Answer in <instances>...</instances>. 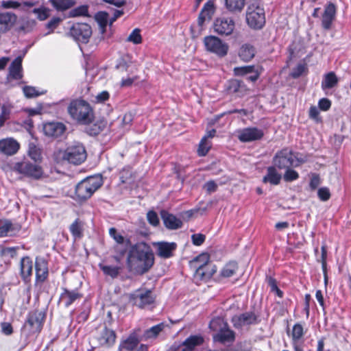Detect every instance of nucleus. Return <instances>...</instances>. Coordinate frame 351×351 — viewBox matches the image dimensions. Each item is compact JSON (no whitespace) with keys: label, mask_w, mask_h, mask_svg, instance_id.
<instances>
[{"label":"nucleus","mask_w":351,"mask_h":351,"mask_svg":"<svg viewBox=\"0 0 351 351\" xmlns=\"http://www.w3.org/2000/svg\"><path fill=\"white\" fill-rule=\"evenodd\" d=\"M127 262L130 271L143 274L146 273L154 265V254L147 244L138 243L130 250Z\"/></svg>","instance_id":"nucleus-1"},{"label":"nucleus","mask_w":351,"mask_h":351,"mask_svg":"<svg viewBox=\"0 0 351 351\" xmlns=\"http://www.w3.org/2000/svg\"><path fill=\"white\" fill-rule=\"evenodd\" d=\"M209 328L213 332V341L226 347L222 350L233 351L230 346L235 341V332L230 328L228 323L223 318L219 317L213 318L210 322Z\"/></svg>","instance_id":"nucleus-2"},{"label":"nucleus","mask_w":351,"mask_h":351,"mask_svg":"<svg viewBox=\"0 0 351 351\" xmlns=\"http://www.w3.org/2000/svg\"><path fill=\"white\" fill-rule=\"evenodd\" d=\"M53 156L57 162L66 160L74 165H80L86 160L87 154L84 146L79 142H75L64 150L56 151Z\"/></svg>","instance_id":"nucleus-3"},{"label":"nucleus","mask_w":351,"mask_h":351,"mask_svg":"<svg viewBox=\"0 0 351 351\" xmlns=\"http://www.w3.org/2000/svg\"><path fill=\"white\" fill-rule=\"evenodd\" d=\"M68 112L71 117L81 124H88L93 119V112L90 104L83 99L72 101Z\"/></svg>","instance_id":"nucleus-4"},{"label":"nucleus","mask_w":351,"mask_h":351,"mask_svg":"<svg viewBox=\"0 0 351 351\" xmlns=\"http://www.w3.org/2000/svg\"><path fill=\"white\" fill-rule=\"evenodd\" d=\"M103 184L102 177L95 176L88 177L80 182L75 187L76 199L79 202H84L90 198L93 194Z\"/></svg>","instance_id":"nucleus-5"},{"label":"nucleus","mask_w":351,"mask_h":351,"mask_svg":"<svg viewBox=\"0 0 351 351\" xmlns=\"http://www.w3.org/2000/svg\"><path fill=\"white\" fill-rule=\"evenodd\" d=\"M12 170L19 174L34 180L41 179L44 175L43 169L38 162H31L27 158L15 162Z\"/></svg>","instance_id":"nucleus-6"},{"label":"nucleus","mask_w":351,"mask_h":351,"mask_svg":"<svg viewBox=\"0 0 351 351\" xmlns=\"http://www.w3.org/2000/svg\"><path fill=\"white\" fill-rule=\"evenodd\" d=\"M305 161L304 158H298L295 153L287 148L278 152L273 158L274 165L280 169L297 167Z\"/></svg>","instance_id":"nucleus-7"},{"label":"nucleus","mask_w":351,"mask_h":351,"mask_svg":"<svg viewBox=\"0 0 351 351\" xmlns=\"http://www.w3.org/2000/svg\"><path fill=\"white\" fill-rule=\"evenodd\" d=\"M246 22L252 29H261L265 23L263 8L256 3L249 5L246 10Z\"/></svg>","instance_id":"nucleus-8"},{"label":"nucleus","mask_w":351,"mask_h":351,"mask_svg":"<svg viewBox=\"0 0 351 351\" xmlns=\"http://www.w3.org/2000/svg\"><path fill=\"white\" fill-rule=\"evenodd\" d=\"M206 51L215 53L219 58L225 57L228 52V45L215 36H207L204 38Z\"/></svg>","instance_id":"nucleus-9"},{"label":"nucleus","mask_w":351,"mask_h":351,"mask_svg":"<svg viewBox=\"0 0 351 351\" xmlns=\"http://www.w3.org/2000/svg\"><path fill=\"white\" fill-rule=\"evenodd\" d=\"M130 300L140 308H145L154 302L155 298L151 290L138 289L130 294Z\"/></svg>","instance_id":"nucleus-10"},{"label":"nucleus","mask_w":351,"mask_h":351,"mask_svg":"<svg viewBox=\"0 0 351 351\" xmlns=\"http://www.w3.org/2000/svg\"><path fill=\"white\" fill-rule=\"evenodd\" d=\"M235 27L234 21L230 17H218L213 23L214 32L221 36L232 34Z\"/></svg>","instance_id":"nucleus-11"},{"label":"nucleus","mask_w":351,"mask_h":351,"mask_svg":"<svg viewBox=\"0 0 351 351\" xmlns=\"http://www.w3.org/2000/svg\"><path fill=\"white\" fill-rule=\"evenodd\" d=\"M69 34L76 41L87 43L92 34V29L87 23H76L71 27Z\"/></svg>","instance_id":"nucleus-12"},{"label":"nucleus","mask_w":351,"mask_h":351,"mask_svg":"<svg viewBox=\"0 0 351 351\" xmlns=\"http://www.w3.org/2000/svg\"><path fill=\"white\" fill-rule=\"evenodd\" d=\"M264 136L263 130L256 127L246 128L238 132L237 137L241 142H252L261 139Z\"/></svg>","instance_id":"nucleus-13"},{"label":"nucleus","mask_w":351,"mask_h":351,"mask_svg":"<svg viewBox=\"0 0 351 351\" xmlns=\"http://www.w3.org/2000/svg\"><path fill=\"white\" fill-rule=\"evenodd\" d=\"M45 318V314L42 311H35L31 312L25 324V326H29L32 332H39L42 328Z\"/></svg>","instance_id":"nucleus-14"},{"label":"nucleus","mask_w":351,"mask_h":351,"mask_svg":"<svg viewBox=\"0 0 351 351\" xmlns=\"http://www.w3.org/2000/svg\"><path fill=\"white\" fill-rule=\"evenodd\" d=\"M204 343V338L201 335H191L174 351H206L199 348Z\"/></svg>","instance_id":"nucleus-15"},{"label":"nucleus","mask_w":351,"mask_h":351,"mask_svg":"<svg viewBox=\"0 0 351 351\" xmlns=\"http://www.w3.org/2000/svg\"><path fill=\"white\" fill-rule=\"evenodd\" d=\"M257 319L258 317L254 313L245 312L244 313L233 316L232 318V322L236 328H241L245 326L256 324Z\"/></svg>","instance_id":"nucleus-16"},{"label":"nucleus","mask_w":351,"mask_h":351,"mask_svg":"<svg viewBox=\"0 0 351 351\" xmlns=\"http://www.w3.org/2000/svg\"><path fill=\"white\" fill-rule=\"evenodd\" d=\"M96 338L100 346L110 348L115 343L116 334L113 330L104 327L99 331Z\"/></svg>","instance_id":"nucleus-17"},{"label":"nucleus","mask_w":351,"mask_h":351,"mask_svg":"<svg viewBox=\"0 0 351 351\" xmlns=\"http://www.w3.org/2000/svg\"><path fill=\"white\" fill-rule=\"evenodd\" d=\"M337 8L333 3L329 2L324 7L322 16V27L328 30L331 28L332 22L336 16Z\"/></svg>","instance_id":"nucleus-18"},{"label":"nucleus","mask_w":351,"mask_h":351,"mask_svg":"<svg viewBox=\"0 0 351 351\" xmlns=\"http://www.w3.org/2000/svg\"><path fill=\"white\" fill-rule=\"evenodd\" d=\"M20 148L19 142L13 138H5L0 140V153L5 156H13Z\"/></svg>","instance_id":"nucleus-19"},{"label":"nucleus","mask_w":351,"mask_h":351,"mask_svg":"<svg viewBox=\"0 0 351 351\" xmlns=\"http://www.w3.org/2000/svg\"><path fill=\"white\" fill-rule=\"evenodd\" d=\"M154 245L156 247L157 255L162 258H169L173 256V252L177 247L176 243L173 242H158L154 243Z\"/></svg>","instance_id":"nucleus-20"},{"label":"nucleus","mask_w":351,"mask_h":351,"mask_svg":"<svg viewBox=\"0 0 351 351\" xmlns=\"http://www.w3.org/2000/svg\"><path fill=\"white\" fill-rule=\"evenodd\" d=\"M160 216L163 221L164 225L167 229L177 230L182 226V221L180 219L176 217L173 214L169 213L165 210L160 211Z\"/></svg>","instance_id":"nucleus-21"},{"label":"nucleus","mask_w":351,"mask_h":351,"mask_svg":"<svg viewBox=\"0 0 351 351\" xmlns=\"http://www.w3.org/2000/svg\"><path fill=\"white\" fill-rule=\"evenodd\" d=\"M62 289L63 291L60 294L59 303L62 304L66 308H68L69 306H71L75 300L82 298V295L77 290L71 291L66 288Z\"/></svg>","instance_id":"nucleus-22"},{"label":"nucleus","mask_w":351,"mask_h":351,"mask_svg":"<svg viewBox=\"0 0 351 351\" xmlns=\"http://www.w3.org/2000/svg\"><path fill=\"white\" fill-rule=\"evenodd\" d=\"M217 271V267L209 263L204 266L195 270L194 274V278L197 280H209L214 274Z\"/></svg>","instance_id":"nucleus-23"},{"label":"nucleus","mask_w":351,"mask_h":351,"mask_svg":"<svg viewBox=\"0 0 351 351\" xmlns=\"http://www.w3.org/2000/svg\"><path fill=\"white\" fill-rule=\"evenodd\" d=\"M66 127L62 123H47L43 127L45 135L55 138L61 136L64 133Z\"/></svg>","instance_id":"nucleus-24"},{"label":"nucleus","mask_w":351,"mask_h":351,"mask_svg":"<svg viewBox=\"0 0 351 351\" xmlns=\"http://www.w3.org/2000/svg\"><path fill=\"white\" fill-rule=\"evenodd\" d=\"M37 280L44 282L48 276L47 263L43 258H36L35 263Z\"/></svg>","instance_id":"nucleus-25"},{"label":"nucleus","mask_w":351,"mask_h":351,"mask_svg":"<svg viewBox=\"0 0 351 351\" xmlns=\"http://www.w3.org/2000/svg\"><path fill=\"white\" fill-rule=\"evenodd\" d=\"M16 21V16L11 12L0 14V32L8 31Z\"/></svg>","instance_id":"nucleus-26"},{"label":"nucleus","mask_w":351,"mask_h":351,"mask_svg":"<svg viewBox=\"0 0 351 351\" xmlns=\"http://www.w3.org/2000/svg\"><path fill=\"white\" fill-rule=\"evenodd\" d=\"M21 229L18 224H14L9 220L0 223V237L13 236Z\"/></svg>","instance_id":"nucleus-27"},{"label":"nucleus","mask_w":351,"mask_h":351,"mask_svg":"<svg viewBox=\"0 0 351 351\" xmlns=\"http://www.w3.org/2000/svg\"><path fill=\"white\" fill-rule=\"evenodd\" d=\"M22 60V57L18 56L14 60L9 67L10 76L14 80H20L23 77Z\"/></svg>","instance_id":"nucleus-28"},{"label":"nucleus","mask_w":351,"mask_h":351,"mask_svg":"<svg viewBox=\"0 0 351 351\" xmlns=\"http://www.w3.org/2000/svg\"><path fill=\"white\" fill-rule=\"evenodd\" d=\"M282 176L278 172L275 167H269L267 169V174L263 177L264 183L269 182L272 185H278L281 180Z\"/></svg>","instance_id":"nucleus-29"},{"label":"nucleus","mask_w":351,"mask_h":351,"mask_svg":"<svg viewBox=\"0 0 351 351\" xmlns=\"http://www.w3.org/2000/svg\"><path fill=\"white\" fill-rule=\"evenodd\" d=\"M21 275L24 280H27L32 274L33 262L32 259L25 256L21 260Z\"/></svg>","instance_id":"nucleus-30"},{"label":"nucleus","mask_w":351,"mask_h":351,"mask_svg":"<svg viewBox=\"0 0 351 351\" xmlns=\"http://www.w3.org/2000/svg\"><path fill=\"white\" fill-rule=\"evenodd\" d=\"M256 49L250 44L243 45L239 51V58L244 62L250 61L256 54Z\"/></svg>","instance_id":"nucleus-31"},{"label":"nucleus","mask_w":351,"mask_h":351,"mask_svg":"<svg viewBox=\"0 0 351 351\" xmlns=\"http://www.w3.org/2000/svg\"><path fill=\"white\" fill-rule=\"evenodd\" d=\"M139 339L136 334H131L126 339L122 341L119 346V351H132L138 344Z\"/></svg>","instance_id":"nucleus-32"},{"label":"nucleus","mask_w":351,"mask_h":351,"mask_svg":"<svg viewBox=\"0 0 351 351\" xmlns=\"http://www.w3.org/2000/svg\"><path fill=\"white\" fill-rule=\"evenodd\" d=\"M225 7L231 13L241 12L245 5V0H224Z\"/></svg>","instance_id":"nucleus-33"},{"label":"nucleus","mask_w":351,"mask_h":351,"mask_svg":"<svg viewBox=\"0 0 351 351\" xmlns=\"http://www.w3.org/2000/svg\"><path fill=\"white\" fill-rule=\"evenodd\" d=\"M338 81L335 73L334 72H329L324 75L322 81V88L323 90L330 89L337 84Z\"/></svg>","instance_id":"nucleus-34"},{"label":"nucleus","mask_w":351,"mask_h":351,"mask_svg":"<svg viewBox=\"0 0 351 351\" xmlns=\"http://www.w3.org/2000/svg\"><path fill=\"white\" fill-rule=\"evenodd\" d=\"M49 2L58 11L68 10L75 4L74 0H49Z\"/></svg>","instance_id":"nucleus-35"},{"label":"nucleus","mask_w":351,"mask_h":351,"mask_svg":"<svg viewBox=\"0 0 351 351\" xmlns=\"http://www.w3.org/2000/svg\"><path fill=\"white\" fill-rule=\"evenodd\" d=\"M209 255L206 253H202L190 261V267L194 269L195 270H197L199 268V266L202 267L205 265L209 263Z\"/></svg>","instance_id":"nucleus-36"},{"label":"nucleus","mask_w":351,"mask_h":351,"mask_svg":"<svg viewBox=\"0 0 351 351\" xmlns=\"http://www.w3.org/2000/svg\"><path fill=\"white\" fill-rule=\"evenodd\" d=\"M84 223L79 219H76L70 226L69 230L75 239H80L83 235Z\"/></svg>","instance_id":"nucleus-37"},{"label":"nucleus","mask_w":351,"mask_h":351,"mask_svg":"<svg viewBox=\"0 0 351 351\" xmlns=\"http://www.w3.org/2000/svg\"><path fill=\"white\" fill-rule=\"evenodd\" d=\"M27 155L36 162L39 163L42 160L41 150L34 143H29Z\"/></svg>","instance_id":"nucleus-38"},{"label":"nucleus","mask_w":351,"mask_h":351,"mask_svg":"<svg viewBox=\"0 0 351 351\" xmlns=\"http://www.w3.org/2000/svg\"><path fill=\"white\" fill-rule=\"evenodd\" d=\"M165 324L160 323L155 325L145 332V337L147 339L155 338L164 329Z\"/></svg>","instance_id":"nucleus-39"},{"label":"nucleus","mask_w":351,"mask_h":351,"mask_svg":"<svg viewBox=\"0 0 351 351\" xmlns=\"http://www.w3.org/2000/svg\"><path fill=\"white\" fill-rule=\"evenodd\" d=\"M12 106L10 104H3L1 107V112L0 114V128L3 127L5 122L10 119Z\"/></svg>","instance_id":"nucleus-40"},{"label":"nucleus","mask_w":351,"mask_h":351,"mask_svg":"<svg viewBox=\"0 0 351 351\" xmlns=\"http://www.w3.org/2000/svg\"><path fill=\"white\" fill-rule=\"evenodd\" d=\"M215 6L214 2L210 0L204 4L200 12L202 14L205 15L208 18V20H210L215 14Z\"/></svg>","instance_id":"nucleus-41"},{"label":"nucleus","mask_w":351,"mask_h":351,"mask_svg":"<svg viewBox=\"0 0 351 351\" xmlns=\"http://www.w3.org/2000/svg\"><path fill=\"white\" fill-rule=\"evenodd\" d=\"M69 15L71 17L76 16H88V7L86 5L78 6L69 12Z\"/></svg>","instance_id":"nucleus-42"},{"label":"nucleus","mask_w":351,"mask_h":351,"mask_svg":"<svg viewBox=\"0 0 351 351\" xmlns=\"http://www.w3.org/2000/svg\"><path fill=\"white\" fill-rule=\"evenodd\" d=\"M304 335V329L301 324H295L292 328L291 337L294 343H297Z\"/></svg>","instance_id":"nucleus-43"},{"label":"nucleus","mask_w":351,"mask_h":351,"mask_svg":"<svg viewBox=\"0 0 351 351\" xmlns=\"http://www.w3.org/2000/svg\"><path fill=\"white\" fill-rule=\"evenodd\" d=\"M99 267L106 275L112 278H116L119 274L120 267L117 266L99 265Z\"/></svg>","instance_id":"nucleus-44"},{"label":"nucleus","mask_w":351,"mask_h":351,"mask_svg":"<svg viewBox=\"0 0 351 351\" xmlns=\"http://www.w3.org/2000/svg\"><path fill=\"white\" fill-rule=\"evenodd\" d=\"M237 270V265L235 262H230L227 264L221 271L223 277L229 278L232 276Z\"/></svg>","instance_id":"nucleus-45"},{"label":"nucleus","mask_w":351,"mask_h":351,"mask_svg":"<svg viewBox=\"0 0 351 351\" xmlns=\"http://www.w3.org/2000/svg\"><path fill=\"white\" fill-rule=\"evenodd\" d=\"M18 247H2L0 252L1 256L5 259H10L16 256Z\"/></svg>","instance_id":"nucleus-46"},{"label":"nucleus","mask_w":351,"mask_h":351,"mask_svg":"<svg viewBox=\"0 0 351 351\" xmlns=\"http://www.w3.org/2000/svg\"><path fill=\"white\" fill-rule=\"evenodd\" d=\"M23 92L27 98L36 97L45 93V91L39 92L34 86H25L23 88Z\"/></svg>","instance_id":"nucleus-47"},{"label":"nucleus","mask_w":351,"mask_h":351,"mask_svg":"<svg viewBox=\"0 0 351 351\" xmlns=\"http://www.w3.org/2000/svg\"><path fill=\"white\" fill-rule=\"evenodd\" d=\"M95 19L100 27L104 29L108 24V14L106 12H99L95 14Z\"/></svg>","instance_id":"nucleus-48"},{"label":"nucleus","mask_w":351,"mask_h":351,"mask_svg":"<svg viewBox=\"0 0 351 351\" xmlns=\"http://www.w3.org/2000/svg\"><path fill=\"white\" fill-rule=\"evenodd\" d=\"M210 143L206 141V137H203L199 143V148L197 150L198 155L200 156H204L208 152L210 148Z\"/></svg>","instance_id":"nucleus-49"},{"label":"nucleus","mask_w":351,"mask_h":351,"mask_svg":"<svg viewBox=\"0 0 351 351\" xmlns=\"http://www.w3.org/2000/svg\"><path fill=\"white\" fill-rule=\"evenodd\" d=\"M255 66L254 65L244 66L235 67L234 72L235 75H244L247 73H252L254 72Z\"/></svg>","instance_id":"nucleus-50"},{"label":"nucleus","mask_w":351,"mask_h":351,"mask_svg":"<svg viewBox=\"0 0 351 351\" xmlns=\"http://www.w3.org/2000/svg\"><path fill=\"white\" fill-rule=\"evenodd\" d=\"M127 40L129 42H132L134 44H140L142 42V37L140 34V30L138 29H134L132 33L129 35Z\"/></svg>","instance_id":"nucleus-51"},{"label":"nucleus","mask_w":351,"mask_h":351,"mask_svg":"<svg viewBox=\"0 0 351 351\" xmlns=\"http://www.w3.org/2000/svg\"><path fill=\"white\" fill-rule=\"evenodd\" d=\"M49 9L41 7L34 8L32 12L37 16V18L40 21H44L49 16Z\"/></svg>","instance_id":"nucleus-52"},{"label":"nucleus","mask_w":351,"mask_h":351,"mask_svg":"<svg viewBox=\"0 0 351 351\" xmlns=\"http://www.w3.org/2000/svg\"><path fill=\"white\" fill-rule=\"evenodd\" d=\"M132 176L131 167L129 166L125 167L120 171V180L122 183L128 182Z\"/></svg>","instance_id":"nucleus-53"},{"label":"nucleus","mask_w":351,"mask_h":351,"mask_svg":"<svg viewBox=\"0 0 351 351\" xmlns=\"http://www.w3.org/2000/svg\"><path fill=\"white\" fill-rule=\"evenodd\" d=\"M286 169L287 170L283 177L284 180L286 182H292L297 180L299 178V174L296 171L291 169V168Z\"/></svg>","instance_id":"nucleus-54"},{"label":"nucleus","mask_w":351,"mask_h":351,"mask_svg":"<svg viewBox=\"0 0 351 351\" xmlns=\"http://www.w3.org/2000/svg\"><path fill=\"white\" fill-rule=\"evenodd\" d=\"M317 195L320 200L322 201H327L330 197V193L327 187H322L319 189L317 191Z\"/></svg>","instance_id":"nucleus-55"},{"label":"nucleus","mask_w":351,"mask_h":351,"mask_svg":"<svg viewBox=\"0 0 351 351\" xmlns=\"http://www.w3.org/2000/svg\"><path fill=\"white\" fill-rule=\"evenodd\" d=\"M147 218L151 225L157 226L159 224V219L156 212L152 210L149 211L147 214Z\"/></svg>","instance_id":"nucleus-56"},{"label":"nucleus","mask_w":351,"mask_h":351,"mask_svg":"<svg viewBox=\"0 0 351 351\" xmlns=\"http://www.w3.org/2000/svg\"><path fill=\"white\" fill-rule=\"evenodd\" d=\"M109 233L117 243L121 244L124 242V237L119 234L114 228H111L109 230Z\"/></svg>","instance_id":"nucleus-57"},{"label":"nucleus","mask_w":351,"mask_h":351,"mask_svg":"<svg viewBox=\"0 0 351 351\" xmlns=\"http://www.w3.org/2000/svg\"><path fill=\"white\" fill-rule=\"evenodd\" d=\"M306 66L304 64H299L296 66V67L293 70L291 73V76L293 78H298L302 75L304 72Z\"/></svg>","instance_id":"nucleus-58"},{"label":"nucleus","mask_w":351,"mask_h":351,"mask_svg":"<svg viewBox=\"0 0 351 351\" xmlns=\"http://www.w3.org/2000/svg\"><path fill=\"white\" fill-rule=\"evenodd\" d=\"M193 243L195 245H201L205 241L206 237L202 234H194L191 237Z\"/></svg>","instance_id":"nucleus-59"},{"label":"nucleus","mask_w":351,"mask_h":351,"mask_svg":"<svg viewBox=\"0 0 351 351\" xmlns=\"http://www.w3.org/2000/svg\"><path fill=\"white\" fill-rule=\"evenodd\" d=\"M320 184V178L318 174L313 173L312 175L309 186L311 190H315L317 188V186Z\"/></svg>","instance_id":"nucleus-60"},{"label":"nucleus","mask_w":351,"mask_h":351,"mask_svg":"<svg viewBox=\"0 0 351 351\" xmlns=\"http://www.w3.org/2000/svg\"><path fill=\"white\" fill-rule=\"evenodd\" d=\"M204 189H206L208 193H211L217 191V184L215 181L210 180L205 183Z\"/></svg>","instance_id":"nucleus-61"},{"label":"nucleus","mask_w":351,"mask_h":351,"mask_svg":"<svg viewBox=\"0 0 351 351\" xmlns=\"http://www.w3.org/2000/svg\"><path fill=\"white\" fill-rule=\"evenodd\" d=\"M318 106L321 110L326 111L330 109L331 101L327 98H322L319 101Z\"/></svg>","instance_id":"nucleus-62"},{"label":"nucleus","mask_w":351,"mask_h":351,"mask_svg":"<svg viewBox=\"0 0 351 351\" xmlns=\"http://www.w3.org/2000/svg\"><path fill=\"white\" fill-rule=\"evenodd\" d=\"M20 5L21 4L19 2L12 0L3 1L2 2L3 8L6 9L17 8L20 6Z\"/></svg>","instance_id":"nucleus-63"},{"label":"nucleus","mask_w":351,"mask_h":351,"mask_svg":"<svg viewBox=\"0 0 351 351\" xmlns=\"http://www.w3.org/2000/svg\"><path fill=\"white\" fill-rule=\"evenodd\" d=\"M61 19L59 17H54L48 22L47 24V27L53 31L55 28L57 27Z\"/></svg>","instance_id":"nucleus-64"}]
</instances>
